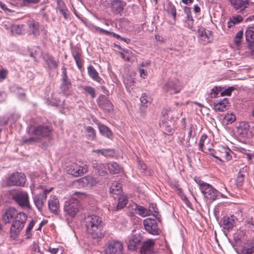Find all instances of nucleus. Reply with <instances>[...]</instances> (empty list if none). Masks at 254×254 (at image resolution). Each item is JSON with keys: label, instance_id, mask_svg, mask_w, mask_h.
<instances>
[{"label": "nucleus", "instance_id": "33", "mask_svg": "<svg viewBox=\"0 0 254 254\" xmlns=\"http://www.w3.org/2000/svg\"><path fill=\"white\" fill-rule=\"evenodd\" d=\"M149 215L152 214L153 215L158 221H160V217L159 216V211L156 207V205L154 203H151L149 206L148 210Z\"/></svg>", "mask_w": 254, "mask_h": 254}, {"label": "nucleus", "instance_id": "3", "mask_svg": "<svg viewBox=\"0 0 254 254\" xmlns=\"http://www.w3.org/2000/svg\"><path fill=\"white\" fill-rule=\"evenodd\" d=\"M9 194L11 199L21 207H30L29 196L26 191L20 190H12L9 191Z\"/></svg>", "mask_w": 254, "mask_h": 254}, {"label": "nucleus", "instance_id": "58", "mask_svg": "<svg viewBox=\"0 0 254 254\" xmlns=\"http://www.w3.org/2000/svg\"><path fill=\"white\" fill-rule=\"evenodd\" d=\"M95 31L100 34L110 35L111 33V31L104 30L98 27H95Z\"/></svg>", "mask_w": 254, "mask_h": 254}, {"label": "nucleus", "instance_id": "59", "mask_svg": "<svg viewBox=\"0 0 254 254\" xmlns=\"http://www.w3.org/2000/svg\"><path fill=\"white\" fill-rule=\"evenodd\" d=\"M193 19H186V25L188 28L191 30H193Z\"/></svg>", "mask_w": 254, "mask_h": 254}, {"label": "nucleus", "instance_id": "27", "mask_svg": "<svg viewBox=\"0 0 254 254\" xmlns=\"http://www.w3.org/2000/svg\"><path fill=\"white\" fill-rule=\"evenodd\" d=\"M87 71L89 76L94 80L100 83L102 79L99 76V74L96 69L92 66L90 65L87 67Z\"/></svg>", "mask_w": 254, "mask_h": 254}, {"label": "nucleus", "instance_id": "32", "mask_svg": "<svg viewBox=\"0 0 254 254\" xmlns=\"http://www.w3.org/2000/svg\"><path fill=\"white\" fill-rule=\"evenodd\" d=\"M141 246L140 239H129L127 247L130 251H135Z\"/></svg>", "mask_w": 254, "mask_h": 254}, {"label": "nucleus", "instance_id": "16", "mask_svg": "<svg viewBox=\"0 0 254 254\" xmlns=\"http://www.w3.org/2000/svg\"><path fill=\"white\" fill-rule=\"evenodd\" d=\"M246 40L249 42L248 45L251 53L254 55V26L249 27L245 32Z\"/></svg>", "mask_w": 254, "mask_h": 254}, {"label": "nucleus", "instance_id": "31", "mask_svg": "<svg viewBox=\"0 0 254 254\" xmlns=\"http://www.w3.org/2000/svg\"><path fill=\"white\" fill-rule=\"evenodd\" d=\"M198 36L200 39L205 42H209L211 40V34L209 31L208 33L203 28H200L198 30Z\"/></svg>", "mask_w": 254, "mask_h": 254}, {"label": "nucleus", "instance_id": "56", "mask_svg": "<svg viewBox=\"0 0 254 254\" xmlns=\"http://www.w3.org/2000/svg\"><path fill=\"white\" fill-rule=\"evenodd\" d=\"M190 138H189V136L186 137L184 136V137L180 140V141L183 145L189 147L190 146Z\"/></svg>", "mask_w": 254, "mask_h": 254}, {"label": "nucleus", "instance_id": "36", "mask_svg": "<svg viewBox=\"0 0 254 254\" xmlns=\"http://www.w3.org/2000/svg\"><path fill=\"white\" fill-rule=\"evenodd\" d=\"M87 138L91 140H94L96 137V132L94 129L90 126L85 128Z\"/></svg>", "mask_w": 254, "mask_h": 254}, {"label": "nucleus", "instance_id": "14", "mask_svg": "<svg viewBox=\"0 0 254 254\" xmlns=\"http://www.w3.org/2000/svg\"><path fill=\"white\" fill-rule=\"evenodd\" d=\"M164 90L170 94L179 93L181 89V86L177 79L169 80L164 86Z\"/></svg>", "mask_w": 254, "mask_h": 254}, {"label": "nucleus", "instance_id": "11", "mask_svg": "<svg viewBox=\"0 0 254 254\" xmlns=\"http://www.w3.org/2000/svg\"><path fill=\"white\" fill-rule=\"evenodd\" d=\"M143 225L145 230L150 234L152 235H158L159 229L156 221L154 219L148 218L144 220Z\"/></svg>", "mask_w": 254, "mask_h": 254}, {"label": "nucleus", "instance_id": "15", "mask_svg": "<svg viewBox=\"0 0 254 254\" xmlns=\"http://www.w3.org/2000/svg\"><path fill=\"white\" fill-rule=\"evenodd\" d=\"M27 24L28 27L29 34L35 38L38 37L40 35L39 23L34 19H30L27 21Z\"/></svg>", "mask_w": 254, "mask_h": 254}, {"label": "nucleus", "instance_id": "46", "mask_svg": "<svg viewBox=\"0 0 254 254\" xmlns=\"http://www.w3.org/2000/svg\"><path fill=\"white\" fill-rule=\"evenodd\" d=\"M249 126L245 122H242L240 124L238 129L241 133L246 132L249 129Z\"/></svg>", "mask_w": 254, "mask_h": 254}, {"label": "nucleus", "instance_id": "40", "mask_svg": "<svg viewBox=\"0 0 254 254\" xmlns=\"http://www.w3.org/2000/svg\"><path fill=\"white\" fill-rule=\"evenodd\" d=\"M166 10L167 11L171 14L174 18L175 19L176 17V9L175 6L172 4L171 2H169L166 6Z\"/></svg>", "mask_w": 254, "mask_h": 254}, {"label": "nucleus", "instance_id": "38", "mask_svg": "<svg viewBox=\"0 0 254 254\" xmlns=\"http://www.w3.org/2000/svg\"><path fill=\"white\" fill-rule=\"evenodd\" d=\"M23 25H12L10 26V31L12 34H20L23 31Z\"/></svg>", "mask_w": 254, "mask_h": 254}, {"label": "nucleus", "instance_id": "61", "mask_svg": "<svg viewBox=\"0 0 254 254\" xmlns=\"http://www.w3.org/2000/svg\"><path fill=\"white\" fill-rule=\"evenodd\" d=\"M7 74V70L6 69L0 70V81H2L6 78Z\"/></svg>", "mask_w": 254, "mask_h": 254}, {"label": "nucleus", "instance_id": "24", "mask_svg": "<svg viewBox=\"0 0 254 254\" xmlns=\"http://www.w3.org/2000/svg\"><path fill=\"white\" fill-rule=\"evenodd\" d=\"M79 185L84 187L87 186H94L96 183V180L94 178L90 176H87L82 178H81L77 181Z\"/></svg>", "mask_w": 254, "mask_h": 254}, {"label": "nucleus", "instance_id": "6", "mask_svg": "<svg viewBox=\"0 0 254 254\" xmlns=\"http://www.w3.org/2000/svg\"><path fill=\"white\" fill-rule=\"evenodd\" d=\"M80 208V203L76 198H71L65 202L64 210L71 217H74Z\"/></svg>", "mask_w": 254, "mask_h": 254}, {"label": "nucleus", "instance_id": "19", "mask_svg": "<svg viewBox=\"0 0 254 254\" xmlns=\"http://www.w3.org/2000/svg\"><path fill=\"white\" fill-rule=\"evenodd\" d=\"M127 3L125 1L121 0H114L111 3V9L112 12L118 14L121 13L124 10Z\"/></svg>", "mask_w": 254, "mask_h": 254}, {"label": "nucleus", "instance_id": "23", "mask_svg": "<svg viewBox=\"0 0 254 254\" xmlns=\"http://www.w3.org/2000/svg\"><path fill=\"white\" fill-rule=\"evenodd\" d=\"M237 220L236 217L234 215H231L230 217L224 216L223 218V227L224 229L229 230L232 229Z\"/></svg>", "mask_w": 254, "mask_h": 254}, {"label": "nucleus", "instance_id": "5", "mask_svg": "<svg viewBox=\"0 0 254 254\" xmlns=\"http://www.w3.org/2000/svg\"><path fill=\"white\" fill-rule=\"evenodd\" d=\"M233 248L237 253H245L251 248L252 240L249 239H228Z\"/></svg>", "mask_w": 254, "mask_h": 254}, {"label": "nucleus", "instance_id": "62", "mask_svg": "<svg viewBox=\"0 0 254 254\" xmlns=\"http://www.w3.org/2000/svg\"><path fill=\"white\" fill-rule=\"evenodd\" d=\"M249 240H252L251 248L248 250L246 254H254V239H249Z\"/></svg>", "mask_w": 254, "mask_h": 254}, {"label": "nucleus", "instance_id": "63", "mask_svg": "<svg viewBox=\"0 0 254 254\" xmlns=\"http://www.w3.org/2000/svg\"><path fill=\"white\" fill-rule=\"evenodd\" d=\"M219 90L217 87H214L211 89V92L210 93V95L211 98H215L217 96L219 93Z\"/></svg>", "mask_w": 254, "mask_h": 254}, {"label": "nucleus", "instance_id": "45", "mask_svg": "<svg viewBox=\"0 0 254 254\" xmlns=\"http://www.w3.org/2000/svg\"><path fill=\"white\" fill-rule=\"evenodd\" d=\"M47 62L50 67L56 68L58 66V63L55 60L53 57H49Z\"/></svg>", "mask_w": 254, "mask_h": 254}, {"label": "nucleus", "instance_id": "26", "mask_svg": "<svg viewBox=\"0 0 254 254\" xmlns=\"http://www.w3.org/2000/svg\"><path fill=\"white\" fill-rule=\"evenodd\" d=\"M48 206L51 212L54 213L57 212L59 207V203L58 199L55 196H53L50 197V199L48 201Z\"/></svg>", "mask_w": 254, "mask_h": 254}, {"label": "nucleus", "instance_id": "57", "mask_svg": "<svg viewBox=\"0 0 254 254\" xmlns=\"http://www.w3.org/2000/svg\"><path fill=\"white\" fill-rule=\"evenodd\" d=\"M235 88L233 86H231L224 90L221 92V94L222 96H229L231 95L232 92L234 90Z\"/></svg>", "mask_w": 254, "mask_h": 254}, {"label": "nucleus", "instance_id": "1", "mask_svg": "<svg viewBox=\"0 0 254 254\" xmlns=\"http://www.w3.org/2000/svg\"><path fill=\"white\" fill-rule=\"evenodd\" d=\"M2 219L5 223H10L12 220L10 228V236L17 237L24 226L27 216L24 213L18 212L15 208L10 207L3 214Z\"/></svg>", "mask_w": 254, "mask_h": 254}, {"label": "nucleus", "instance_id": "43", "mask_svg": "<svg viewBox=\"0 0 254 254\" xmlns=\"http://www.w3.org/2000/svg\"><path fill=\"white\" fill-rule=\"evenodd\" d=\"M31 250L32 254H44L40 250L38 243L34 242L32 246Z\"/></svg>", "mask_w": 254, "mask_h": 254}, {"label": "nucleus", "instance_id": "53", "mask_svg": "<svg viewBox=\"0 0 254 254\" xmlns=\"http://www.w3.org/2000/svg\"><path fill=\"white\" fill-rule=\"evenodd\" d=\"M207 136L204 134L201 135L199 142V148L201 151H203V147L204 145V141L206 140Z\"/></svg>", "mask_w": 254, "mask_h": 254}, {"label": "nucleus", "instance_id": "22", "mask_svg": "<svg viewBox=\"0 0 254 254\" xmlns=\"http://www.w3.org/2000/svg\"><path fill=\"white\" fill-rule=\"evenodd\" d=\"M118 197H114L115 200H117L118 201L117 206L114 207V210L115 211H118L124 208L128 201L127 196L122 193L118 195Z\"/></svg>", "mask_w": 254, "mask_h": 254}, {"label": "nucleus", "instance_id": "17", "mask_svg": "<svg viewBox=\"0 0 254 254\" xmlns=\"http://www.w3.org/2000/svg\"><path fill=\"white\" fill-rule=\"evenodd\" d=\"M234 9L238 11H242L249 5V0H229Z\"/></svg>", "mask_w": 254, "mask_h": 254}, {"label": "nucleus", "instance_id": "35", "mask_svg": "<svg viewBox=\"0 0 254 254\" xmlns=\"http://www.w3.org/2000/svg\"><path fill=\"white\" fill-rule=\"evenodd\" d=\"M109 172L111 174H117L119 172L120 167L115 162H111L107 165Z\"/></svg>", "mask_w": 254, "mask_h": 254}, {"label": "nucleus", "instance_id": "13", "mask_svg": "<svg viewBox=\"0 0 254 254\" xmlns=\"http://www.w3.org/2000/svg\"><path fill=\"white\" fill-rule=\"evenodd\" d=\"M53 188L50 190H45L42 192L35 195L33 198L35 205L38 210H41L43 206L47 199V195L49 193Z\"/></svg>", "mask_w": 254, "mask_h": 254}, {"label": "nucleus", "instance_id": "39", "mask_svg": "<svg viewBox=\"0 0 254 254\" xmlns=\"http://www.w3.org/2000/svg\"><path fill=\"white\" fill-rule=\"evenodd\" d=\"M72 56L74 59L77 66L79 69H80L82 66V61L81 59L80 54L78 52H76L72 53Z\"/></svg>", "mask_w": 254, "mask_h": 254}, {"label": "nucleus", "instance_id": "18", "mask_svg": "<svg viewBox=\"0 0 254 254\" xmlns=\"http://www.w3.org/2000/svg\"><path fill=\"white\" fill-rule=\"evenodd\" d=\"M154 241L148 239L144 242L140 247L139 254H149L154 251Z\"/></svg>", "mask_w": 254, "mask_h": 254}, {"label": "nucleus", "instance_id": "44", "mask_svg": "<svg viewBox=\"0 0 254 254\" xmlns=\"http://www.w3.org/2000/svg\"><path fill=\"white\" fill-rule=\"evenodd\" d=\"M83 89L85 91L90 95L91 98H94L96 97L95 90L93 87L90 86H86L83 87Z\"/></svg>", "mask_w": 254, "mask_h": 254}, {"label": "nucleus", "instance_id": "37", "mask_svg": "<svg viewBox=\"0 0 254 254\" xmlns=\"http://www.w3.org/2000/svg\"><path fill=\"white\" fill-rule=\"evenodd\" d=\"M244 37V33L243 31L242 30H240L238 31L235 35L234 38V43L235 44L239 46L241 42L242 41Z\"/></svg>", "mask_w": 254, "mask_h": 254}, {"label": "nucleus", "instance_id": "42", "mask_svg": "<svg viewBox=\"0 0 254 254\" xmlns=\"http://www.w3.org/2000/svg\"><path fill=\"white\" fill-rule=\"evenodd\" d=\"M222 151H221V157L226 159V160H229L231 158L230 155V150L228 148L223 147L222 148Z\"/></svg>", "mask_w": 254, "mask_h": 254}, {"label": "nucleus", "instance_id": "50", "mask_svg": "<svg viewBox=\"0 0 254 254\" xmlns=\"http://www.w3.org/2000/svg\"><path fill=\"white\" fill-rule=\"evenodd\" d=\"M37 223V221L35 220H32L30 222L28 227L26 229V234L27 235H30V231L33 228V227L36 225Z\"/></svg>", "mask_w": 254, "mask_h": 254}, {"label": "nucleus", "instance_id": "2", "mask_svg": "<svg viewBox=\"0 0 254 254\" xmlns=\"http://www.w3.org/2000/svg\"><path fill=\"white\" fill-rule=\"evenodd\" d=\"M86 230L92 238H102L104 236L100 232L103 226L102 218L96 215H89L85 217Z\"/></svg>", "mask_w": 254, "mask_h": 254}, {"label": "nucleus", "instance_id": "10", "mask_svg": "<svg viewBox=\"0 0 254 254\" xmlns=\"http://www.w3.org/2000/svg\"><path fill=\"white\" fill-rule=\"evenodd\" d=\"M62 83L60 86V89L62 93L65 94L71 87L72 84L70 80L68 78L66 68L63 66L62 67Z\"/></svg>", "mask_w": 254, "mask_h": 254}, {"label": "nucleus", "instance_id": "20", "mask_svg": "<svg viewBox=\"0 0 254 254\" xmlns=\"http://www.w3.org/2000/svg\"><path fill=\"white\" fill-rule=\"evenodd\" d=\"M121 188V183L117 182L112 183L110 187V192L113 198L118 197V195L122 193Z\"/></svg>", "mask_w": 254, "mask_h": 254}, {"label": "nucleus", "instance_id": "41", "mask_svg": "<svg viewBox=\"0 0 254 254\" xmlns=\"http://www.w3.org/2000/svg\"><path fill=\"white\" fill-rule=\"evenodd\" d=\"M132 213H137L141 217H145L149 215L148 209L145 208L142 206L139 205H138L137 211L132 212Z\"/></svg>", "mask_w": 254, "mask_h": 254}, {"label": "nucleus", "instance_id": "21", "mask_svg": "<svg viewBox=\"0 0 254 254\" xmlns=\"http://www.w3.org/2000/svg\"><path fill=\"white\" fill-rule=\"evenodd\" d=\"M92 167L95 171L100 176H104L107 174L106 167L105 165L97 160H94L92 163Z\"/></svg>", "mask_w": 254, "mask_h": 254}, {"label": "nucleus", "instance_id": "49", "mask_svg": "<svg viewBox=\"0 0 254 254\" xmlns=\"http://www.w3.org/2000/svg\"><path fill=\"white\" fill-rule=\"evenodd\" d=\"M101 154L106 157L113 156L114 152L112 149H102V151H101Z\"/></svg>", "mask_w": 254, "mask_h": 254}, {"label": "nucleus", "instance_id": "25", "mask_svg": "<svg viewBox=\"0 0 254 254\" xmlns=\"http://www.w3.org/2000/svg\"><path fill=\"white\" fill-rule=\"evenodd\" d=\"M229 104V103L228 99L225 98L218 102L215 103L214 109L215 111L224 112L228 109Z\"/></svg>", "mask_w": 254, "mask_h": 254}, {"label": "nucleus", "instance_id": "55", "mask_svg": "<svg viewBox=\"0 0 254 254\" xmlns=\"http://www.w3.org/2000/svg\"><path fill=\"white\" fill-rule=\"evenodd\" d=\"M39 141H40L38 140V139L37 138V137L35 136V135H33V136L31 137L28 139H26L23 140V142L24 143H28V144H31V143H34V142H37Z\"/></svg>", "mask_w": 254, "mask_h": 254}, {"label": "nucleus", "instance_id": "64", "mask_svg": "<svg viewBox=\"0 0 254 254\" xmlns=\"http://www.w3.org/2000/svg\"><path fill=\"white\" fill-rule=\"evenodd\" d=\"M139 72L140 74V75L141 77H143V78H145V77L147 75V70L145 68H139Z\"/></svg>", "mask_w": 254, "mask_h": 254}, {"label": "nucleus", "instance_id": "8", "mask_svg": "<svg viewBox=\"0 0 254 254\" xmlns=\"http://www.w3.org/2000/svg\"><path fill=\"white\" fill-rule=\"evenodd\" d=\"M123 250V245L119 241H110L105 245V252L106 254H120Z\"/></svg>", "mask_w": 254, "mask_h": 254}, {"label": "nucleus", "instance_id": "7", "mask_svg": "<svg viewBox=\"0 0 254 254\" xmlns=\"http://www.w3.org/2000/svg\"><path fill=\"white\" fill-rule=\"evenodd\" d=\"M26 181V177L24 174L21 173H14L7 178L5 185L10 186H23Z\"/></svg>", "mask_w": 254, "mask_h": 254}, {"label": "nucleus", "instance_id": "51", "mask_svg": "<svg viewBox=\"0 0 254 254\" xmlns=\"http://www.w3.org/2000/svg\"><path fill=\"white\" fill-rule=\"evenodd\" d=\"M140 102L142 105L147 106L149 103L148 96L145 93H143L140 97Z\"/></svg>", "mask_w": 254, "mask_h": 254}, {"label": "nucleus", "instance_id": "29", "mask_svg": "<svg viewBox=\"0 0 254 254\" xmlns=\"http://www.w3.org/2000/svg\"><path fill=\"white\" fill-rule=\"evenodd\" d=\"M58 8L61 13L67 19L68 16V11L65 5L64 2L62 0H57Z\"/></svg>", "mask_w": 254, "mask_h": 254}, {"label": "nucleus", "instance_id": "48", "mask_svg": "<svg viewBox=\"0 0 254 254\" xmlns=\"http://www.w3.org/2000/svg\"><path fill=\"white\" fill-rule=\"evenodd\" d=\"M225 119L227 121L228 124H231L236 121V118L233 113H227L225 116Z\"/></svg>", "mask_w": 254, "mask_h": 254}, {"label": "nucleus", "instance_id": "4", "mask_svg": "<svg viewBox=\"0 0 254 254\" xmlns=\"http://www.w3.org/2000/svg\"><path fill=\"white\" fill-rule=\"evenodd\" d=\"M88 166L83 163H73L66 168L67 173L75 177H78L88 172Z\"/></svg>", "mask_w": 254, "mask_h": 254}, {"label": "nucleus", "instance_id": "54", "mask_svg": "<svg viewBox=\"0 0 254 254\" xmlns=\"http://www.w3.org/2000/svg\"><path fill=\"white\" fill-rule=\"evenodd\" d=\"M184 11L186 15V19H192L193 18L191 15V12L190 8L188 6H185L184 8Z\"/></svg>", "mask_w": 254, "mask_h": 254}, {"label": "nucleus", "instance_id": "47", "mask_svg": "<svg viewBox=\"0 0 254 254\" xmlns=\"http://www.w3.org/2000/svg\"><path fill=\"white\" fill-rule=\"evenodd\" d=\"M245 228H248L251 231H254V219L251 218L245 221Z\"/></svg>", "mask_w": 254, "mask_h": 254}, {"label": "nucleus", "instance_id": "9", "mask_svg": "<svg viewBox=\"0 0 254 254\" xmlns=\"http://www.w3.org/2000/svg\"><path fill=\"white\" fill-rule=\"evenodd\" d=\"M51 129L47 126L39 125L31 129V134L40 141L43 138L49 136Z\"/></svg>", "mask_w": 254, "mask_h": 254}, {"label": "nucleus", "instance_id": "30", "mask_svg": "<svg viewBox=\"0 0 254 254\" xmlns=\"http://www.w3.org/2000/svg\"><path fill=\"white\" fill-rule=\"evenodd\" d=\"M243 17L239 15H234L231 17L227 23L228 27L230 28L233 27L235 25L240 23L243 21Z\"/></svg>", "mask_w": 254, "mask_h": 254}, {"label": "nucleus", "instance_id": "52", "mask_svg": "<svg viewBox=\"0 0 254 254\" xmlns=\"http://www.w3.org/2000/svg\"><path fill=\"white\" fill-rule=\"evenodd\" d=\"M247 233H249V231L247 232L246 229H243L242 228H241L238 231V238H241L244 237H248Z\"/></svg>", "mask_w": 254, "mask_h": 254}, {"label": "nucleus", "instance_id": "60", "mask_svg": "<svg viewBox=\"0 0 254 254\" xmlns=\"http://www.w3.org/2000/svg\"><path fill=\"white\" fill-rule=\"evenodd\" d=\"M194 180L199 185V188L201 190H202V187H203L205 185H206L207 184L206 183L204 182L199 178H195L194 179Z\"/></svg>", "mask_w": 254, "mask_h": 254}, {"label": "nucleus", "instance_id": "28", "mask_svg": "<svg viewBox=\"0 0 254 254\" xmlns=\"http://www.w3.org/2000/svg\"><path fill=\"white\" fill-rule=\"evenodd\" d=\"M99 106L106 112H110L113 110V105L106 98L102 99L99 102Z\"/></svg>", "mask_w": 254, "mask_h": 254}, {"label": "nucleus", "instance_id": "12", "mask_svg": "<svg viewBox=\"0 0 254 254\" xmlns=\"http://www.w3.org/2000/svg\"><path fill=\"white\" fill-rule=\"evenodd\" d=\"M204 196L210 200H215L219 194V192L209 184L205 185L201 190Z\"/></svg>", "mask_w": 254, "mask_h": 254}, {"label": "nucleus", "instance_id": "34", "mask_svg": "<svg viewBox=\"0 0 254 254\" xmlns=\"http://www.w3.org/2000/svg\"><path fill=\"white\" fill-rule=\"evenodd\" d=\"M99 129L100 133L102 135H103L108 138H110L111 137V136L112 135V132L111 130L109 129V128H108L107 126H106L105 125H99Z\"/></svg>", "mask_w": 254, "mask_h": 254}]
</instances>
